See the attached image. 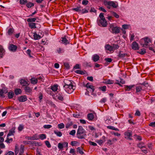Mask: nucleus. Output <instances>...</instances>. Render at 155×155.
Segmentation results:
<instances>
[{
    "instance_id": "41",
    "label": "nucleus",
    "mask_w": 155,
    "mask_h": 155,
    "mask_svg": "<svg viewBox=\"0 0 155 155\" xmlns=\"http://www.w3.org/2000/svg\"><path fill=\"white\" fill-rule=\"evenodd\" d=\"M27 2V0H20V3L21 5H26Z\"/></svg>"
},
{
    "instance_id": "27",
    "label": "nucleus",
    "mask_w": 155,
    "mask_h": 155,
    "mask_svg": "<svg viewBox=\"0 0 155 155\" xmlns=\"http://www.w3.org/2000/svg\"><path fill=\"white\" fill-rule=\"evenodd\" d=\"M14 95V93L12 91H9L8 93V97L9 99L12 98Z\"/></svg>"
},
{
    "instance_id": "21",
    "label": "nucleus",
    "mask_w": 155,
    "mask_h": 155,
    "mask_svg": "<svg viewBox=\"0 0 155 155\" xmlns=\"http://www.w3.org/2000/svg\"><path fill=\"white\" fill-rule=\"evenodd\" d=\"M33 36L34 39L35 40L39 39L41 38V37L39 35L37 34L35 32L33 33Z\"/></svg>"
},
{
    "instance_id": "62",
    "label": "nucleus",
    "mask_w": 155,
    "mask_h": 155,
    "mask_svg": "<svg viewBox=\"0 0 155 155\" xmlns=\"http://www.w3.org/2000/svg\"><path fill=\"white\" fill-rule=\"evenodd\" d=\"M136 89L137 92H139L142 90V88L140 87H137Z\"/></svg>"
},
{
    "instance_id": "60",
    "label": "nucleus",
    "mask_w": 155,
    "mask_h": 155,
    "mask_svg": "<svg viewBox=\"0 0 155 155\" xmlns=\"http://www.w3.org/2000/svg\"><path fill=\"white\" fill-rule=\"evenodd\" d=\"M104 13H101L100 14L99 16V17L101 18L100 19H105L104 17Z\"/></svg>"
},
{
    "instance_id": "9",
    "label": "nucleus",
    "mask_w": 155,
    "mask_h": 155,
    "mask_svg": "<svg viewBox=\"0 0 155 155\" xmlns=\"http://www.w3.org/2000/svg\"><path fill=\"white\" fill-rule=\"evenodd\" d=\"M8 49L9 51L12 52H15L17 49V46L12 44H9Z\"/></svg>"
},
{
    "instance_id": "5",
    "label": "nucleus",
    "mask_w": 155,
    "mask_h": 155,
    "mask_svg": "<svg viewBox=\"0 0 155 155\" xmlns=\"http://www.w3.org/2000/svg\"><path fill=\"white\" fill-rule=\"evenodd\" d=\"M144 41V43L143 46L146 48L148 45H150L152 44L151 40L148 37H146L143 39Z\"/></svg>"
},
{
    "instance_id": "46",
    "label": "nucleus",
    "mask_w": 155,
    "mask_h": 155,
    "mask_svg": "<svg viewBox=\"0 0 155 155\" xmlns=\"http://www.w3.org/2000/svg\"><path fill=\"white\" fill-rule=\"evenodd\" d=\"M38 139V136L36 135H33L31 137V140H37Z\"/></svg>"
},
{
    "instance_id": "12",
    "label": "nucleus",
    "mask_w": 155,
    "mask_h": 155,
    "mask_svg": "<svg viewBox=\"0 0 155 155\" xmlns=\"http://www.w3.org/2000/svg\"><path fill=\"white\" fill-rule=\"evenodd\" d=\"M18 99L20 102H24L27 100V98L26 96L24 95L18 97Z\"/></svg>"
},
{
    "instance_id": "16",
    "label": "nucleus",
    "mask_w": 155,
    "mask_h": 155,
    "mask_svg": "<svg viewBox=\"0 0 155 155\" xmlns=\"http://www.w3.org/2000/svg\"><path fill=\"white\" fill-rule=\"evenodd\" d=\"M134 86V85H131L129 86L125 85L124 86L125 90L127 91H129L132 89V88Z\"/></svg>"
},
{
    "instance_id": "57",
    "label": "nucleus",
    "mask_w": 155,
    "mask_h": 155,
    "mask_svg": "<svg viewBox=\"0 0 155 155\" xmlns=\"http://www.w3.org/2000/svg\"><path fill=\"white\" fill-rule=\"evenodd\" d=\"M96 142L100 145H101L104 142V141H103L102 140H97L96 141Z\"/></svg>"
},
{
    "instance_id": "23",
    "label": "nucleus",
    "mask_w": 155,
    "mask_h": 155,
    "mask_svg": "<svg viewBox=\"0 0 155 155\" xmlns=\"http://www.w3.org/2000/svg\"><path fill=\"white\" fill-rule=\"evenodd\" d=\"M15 133V129L12 128L10 129L9 131L8 134L7 135V137H8L10 136L13 135H14V134Z\"/></svg>"
},
{
    "instance_id": "52",
    "label": "nucleus",
    "mask_w": 155,
    "mask_h": 155,
    "mask_svg": "<svg viewBox=\"0 0 155 155\" xmlns=\"http://www.w3.org/2000/svg\"><path fill=\"white\" fill-rule=\"evenodd\" d=\"M63 144L61 143H59L58 144V147L59 149H62L63 147Z\"/></svg>"
},
{
    "instance_id": "63",
    "label": "nucleus",
    "mask_w": 155,
    "mask_h": 155,
    "mask_svg": "<svg viewBox=\"0 0 155 155\" xmlns=\"http://www.w3.org/2000/svg\"><path fill=\"white\" fill-rule=\"evenodd\" d=\"M149 126L152 127H155V122L150 123L149 124Z\"/></svg>"
},
{
    "instance_id": "31",
    "label": "nucleus",
    "mask_w": 155,
    "mask_h": 155,
    "mask_svg": "<svg viewBox=\"0 0 155 155\" xmlns=\"http://www.w3.org/2000/svg\"><path fill=\"white\" fill-rule=\"evenodd\" d=\"M21 90L20 89L16 88L15 90V93L16 95L21 94Z\"/></svg>"
},
{
    "instance_id": "64",
    "label": "nucleus",
    "mask_w": 155,
    "mask_h": 155,
    "mask_svg": "<svg viewBox=\"0 0 155 155\" xmlns=\"http://www.w3.org/2000/svg\"><path fill=\"white\" fill-rule=\"evenodd\" d=\"M6 155H14V153L12 151H9L6 154Z\"/></svg>"
},
{
    "instance_id": "58",
    "label": "nucleus",
    "mask_w": 155,
    "mask_h": 155,
    "mask_svg": "<svg viewBox=\"0 0 155 155\" xmlns=\"http://www.w3.org/2000/svg\"><path fill=\"white\" fill-rule=\"evenodd\" d=\"M24 128V126L20 124L18 127V130L20 131H21Z\"/></svg>"
},
{
    "instance_id": "29",
    "label": "nucleus",
    "mask_w": 155,
    "mask_h": 155,
    "mask_svg": "<svg viewBox=\"0 0 155 155\" xmlns=\"http://www.w3.org/2000/svg\"><path fill=\"white\" fill-rule=\"evenodd\" d=\"M87 117L89 120H92L94 118V114L92 113H89L87 114Z\"/></svg>"
},
{
    "instance_id": "51",
    "label": "nucleus",
    "mask_w": 155,
    "mask_h": 155,
    "mask_svg": "<svg viewBox=\"0 0 155 155\" xmlns=\"http://www.w3.org/2000/svg\"><path fill=\"white\" fill-rule=\"evenodd\" d=\"M45 143L48 147L50 148L51 147V145L50 142L48 141H45Z\"/></svg>"
},
{
    "instance_id": "15",
    "label": "nucleus",
    "mask_w": 155,
    "mask_h": 155,
    "mask_svg": "<svg viewBox=\"0 0 155 155\" xmlns=\"http://www.w3.org/2000/svg\"><path fill=\"white\" fill-rule=\"evenodd\" d=\"M64 85H70L73 84V81H72L65 79L64 80Z\"/></svg>"
},
{
    "instance_id": "43",
    "label": "nucleus",
    "mask_w": 155,
    "mask_h": 155,
    "mask_svg": "<svg viewBox=\"0 0 155 155\" xmlns=\"http://www.w3.org/2000/svg\"><path fill=\"white\" fill-rule=\"evenodd\" d=\"M58 127L59 128L61 129L64 128V125L63 123H61L60 124H59L58 125Z\"/></svg>"
},
{
    "instance_id": "42",
    "label": "nucleus",
    "mask_w": 155,
    "mask_h": 155,
    "mask_svg": "<svg viewBox=\"0 0 155 155\" xmlns=\"http://www.w3.org/2000/svg\"><path fill=\"white\" fill-rule=\"evenodd\" d=\"M77 149L78 150V152L80 154H83L84 153V152L82 151L81 149V148L78 147L77 148Z\"/></svg>"
},
{
    "instance_id": "53",
    "label": "nucleus",
    "mask_w": 155,
    "mask_h": 155,
    "mask_svg": "<svg viewBox=\"0 0 155 155\" xmlns=\"http://www.w3.org/2000/svg\"><path fill=\"white\" fill-rule=\"evenodd\" d=\"M19 150L18 147L16 146H15V153L16 155H17L18 154V152H19Z\"/></svg>"
},
{
    "instance_id": "34",
    "label": "nucleus",
    "mask_w": 155,
    "mask_h": 155,
    "mask_svg": "<svg viewBox=\"0 0 155 155\" xmlns=\"http://www.w3.org/2000/svg\"><path fill=\"white\" fill-rule=\"evenodd\" d=\"M125 55L126 54H125L122 53L121 51H120L119 53L118 57L120 58H124Z\"/></svg>"
},
{
    "instance_id": "39",
    "label": "nucleus",
    "mask_w": 155,
    "mask_h": 155,
    "mask_svg": "<svg viewBox=\"0 0 155 155\" xmlns=\"http://www.w3.org/2000/svg\"><path fill=\"white\" fill-rule=\"evenodd\" d=\"M31 83L33 84H36L37 82V78H31Z\"/></svg>"
},
{
    "instance_id": "56",
    "label": "nucleus",
    "mask_w": 155,
    "mask_h": 155,
    "mask_svg": "<svg viewBox=\"0 0 155 155\" xmlns=\"http://www.w3.org/2000/svg\"><path fill=\"white\" fill-rule=\"evenodd\" d=\"M89 143L90 145H92L93 146H97V143L94 142L90 141H89Z\"/></svg>"
},
{
    "instance_id": "61",
    "label": "nucleus",
    "mask_w": 155,
    "mask_h": 155,
    "mask_svg": "<svg viewBox=\"0 0 155 155\" xmlns=\"http://www.w3.org/2000/svg\"><path fill=\"white\" fill-rule=\"evenodd\" d=\"M57 51L58 53H60L63 52L64 51L63 49L59 48L57 49Z\"/></svg>"
},
{
    "instance_id": "47",
    "label": "nucleus",
    "mask_w": 155,
    "mask_h": 155,
    "mask_svg": "<svg viewBox=\"0 0 155 155\" xmlns=\"http://www.w3.org/2000/svg\"><path fill=\"white\" fill-rule=\"evenodd\" d=\"M100 90L103 91L105 92L106 91V86H103L99 87Z\"/></svg>"
},
{
    "instance_id": "49",
    "label": "nucleus",
    "mask_w": 155,
    "mask_h": 155,
    "mask_svg": "<svg viewBox=\"0 0 155 155\" xmlns=\"http://www.w3.org/2000/svg\"><path fill=\"white\" fill-rule=\"evenodd\" d=\"M146 53V50L144 48L141 49L139 53L141 54H143Z\"/></svg>"
},
{
    "instance_id": "55",
    "label": "nucleus",
    "mask_w": 155,
    "mask_h": 155,
    "mask_svg": "<svg viewBox=\"0 0 155 155\" xmlns=\"http://www.w3.org/2000/svg\"><path fill=\"white\" fill-rule=\"evenodd\" d=\"M43 127L45 128L48 129L51 127L52 126L51 125L48 124L44 125Z\"/></svg>"
},
{
    "instance_id": "45",
    "label": "nucleus",
    "mask_w": 155,
    "mask_h": 155,
    "mask_svg": "<svg viewBox=\"0 0 155 155\" xmlns=\"http://www.w3.org/2000/svg\"><path fill=\"white\" fill-rule=\"evenodd\" d=\"M130 26L129 25L124 24L122 25V28L123 29H126L128 28Z\"/></svg>"
},
{
    "instance_id": "59",
    "label": "nucleus",
    "mask_w": 155,
    "mask_h": 155,
    "mask_svg": "<svg viewBox=\"0 0 155 155\" xmlns=\"http://www.w3.org/2000/svg\"><path fill=\"white\" fill-rule=\"evenodd\" d=\"M72 125V123H68L66 124L65 127L66 128L68 129L71 127Z\"/></svg>"
},
{
    "instance_id": "33",
    "label": "nucleus",
    "mask_w": 155,
    "mask_h": 155,
    "mask_svg": "<svg viewBox=\"0 0 155 155\" xmlns=\"http://www.w3.org/2000/svg\"><path fill=\"white\" fill-rule=\"evenodd\" d=\"M26 6L29 8H30L31 7H33L34 5V4L31 2H28L27 4H26Z\"/></svg>"
},
{
    "instance_id": "3",
    "label": "nucleus",
    "mask_w": 155,
    "mask_h": 155,
    "mask_svg": "<svg viewBox=\"0 0 155 155\" xmlns=\"http://www.w3.org/2000/svg\"><path fill=\"white\" fill-rule=\"evenodd\" d=\"M109 30L113 33L117 34L120 33V28L116 26L113 24H111L110 25Z\"/></svg>"
},
{
    "instance_id": "22",
    "label": "nucleus",
    "mask_w": 155,
    "mask_h": 155,
    "mask_svg": "<svg viewBox=\"0 0 155 155\" xmlns=\"http://www.w3.org/2000/svg\"><path fill=\"white\" fill-rule=\"evenodd\" d=\"M24 89L25 92L28 94H30L32 92V90L28 86L25 87Z\"/></svg>"
},
{
    "instance_id": "37",
    "label": "nucleus",
    "mask_w": 155,
    "mask_h": 155,
    "mask_svg": "<svg viewBox=\"0 0 155 155\" xmlns=\"http://www.w3.org/2000/svg\"><path fill=\"white\" fill-rule=\"evenodd\" d=\"M137 146L138 147L141 149L145 148V147L144 145V144L142 142L138 144Z\"/></svg>"
},
{
    "instance_id": "25",
    "label": "nucleus",
    "mask_w": 155,
    "mask_h": 155,
    "mask_svg": "<svg viewBox=\"0 0 155 155\" xmlns=\"http://www.w3.org/2000/svg\"><path fill=\"white\" fill-rule=\"evenodd\" d=\"M117 82L116 83L118 84H124L125 81L123 79L121 78H119V79L117 80Z\"/></svg>"
},
{
    "instance_id": "30",
    "label": "nucleus",
    "mask_w": 155,
    "mask_h": 155,
    "mask_svg": "<svg viewBox=\"0 0 155 155\" xmlns=\"http://www.w3.org/2000/svg\"><path fill=\"white\" fill-rule=\"evenodd\" d=\"M58 86L57 85H55L52 86L51 87V90L53 91V92H55L57 91L58 89Z\"/></svg>"
},
{
    "instance_id": "20",
    "label": "nucleus",
    "mask_w": 155,
    "mask_h": 155,
    "mask_svg": "<svg viewBox=\"0 0 155 155\" xmlns=\"http://www.w3.org/2000/svg\"><path fill=\"white\" fill-rule=\"evenodd\" d=\"M23 143L25 144H36V142L32 141H24Z\"/></svg>"
},
{
    "instance_id": "11",
    "label": "nucleus",
    "mask_w": 155,
    "mask_h": 155,
    "mask_svg": "<svg viewBox=\"0 0 155 155\" xmlns=\"http://www.w3.org/2000/svg\"><path fill=\"white\" fill-rule=\"evenodd\" d=\"M105 50L108 51L110 53L113 52L112 45L109 44L106 45L105 46Z\"/></svg>"
},
{
    "instance_id": "48",
    "label": "nucleus",
    "mask_w": 155,
    "mask_h": 155,
    "mask_svg": "<svg viewBox=\"0 0 155 155\" xmlns=\"http://www.w3.org/2000/svg\"><path fill=\"white\" fill-rule=\"evenodd\" d=\"M75 130H73L70 132L69 133V134L73 136H74L75 135Z\"/></svg>"
},
{
    "instance_id": "14",
    "label": "nucleus",
    "mask_w": 155,
    "mask_h": 155,
    "mask_svg": "<svg viewBox=\"0 0 155 155\" xmlns=\"http://www.w3.org/2000/svg\"><path fill=\"white\" fill-rule=\"evenodd\" d=\"M132 48L134 50H138L139 48L138 44L135 41L132 43Z\"/></svg>"
},
{
    "instance_id": "50",
    "label": "nucleus",
    "mask_w": 155,
    "mask_h": 155,
    "mask_svg": "<svg viewBox=\"0 0 155 155\" xmlns=\"http://www.w3.org/2000/svg\"><path fill=\"white\" fill-rule=\"evenodd\" d=\"M73 10L76 12H78L81 13V9L80 7H77V8H74Z\"/></svg>"
},
{
    "instance_id": "54",
    "label": "nucleus",
    "mask_w": 155,
    "mask_h": 155,
    "mask_svg": "<svg viewBox=\"0 0 155 155\" xmlns=\"http://www.w3.org/2000/svg\"><path fill=\"white\" fill-rule=\"evenodd\" d=\"M64 65L65 67L67 69H69L70 68V65L68 63L65 62L64 63Z\"/></svg>"
},
{
    "instance_id": "17",
    "label": "nucleus",
    "mask_w": 155,
    "mask_h": 155,
    "mask_svg": "<svg viewBox=\"0 0 155 155\" xmlns=\"http://www.w3.org/2000/svg\"><path fill=\"white\" fill-rule=\"evenodd\" d=\"M5 51L3 47L0 45V58H2L5 53Z\"/></svg>"
},
{
    "instance_id": "28",
    "label": "nucleus",
    "mask_w": 155,
    "mask_h": 155,
    "mask_svg": "<svg viewBox=\"0 0 155 155\" xmlns=\"http://www.w3.org/2000/svg\"><path fill=\"white\" fill-rule=\"evenodd\" d=\"M14 31V29L13 28H9L7 34L9 35H12Z\"/></svg>"
},
{
    "instance_id": "19",
    "label": "nucleus",
    "mask_w": 155,
    "mask_h": 155,
    "mask_svg": "<svg viewBox=\"0 0 155 155\" xmlns=\"http://www.w3.org/2000/svg\"><path fill=\"white\" fill-rule=\"evenodd\" d=\"M24 146L22 145H21L20 147L19 150V155H23L24 152Z\"/></svg>"
},
{
    "instance_id": "44",
    "label": "nucleus",
    "mask_w": 155,
    "mask_h": 155,
    "mask_svg": "<svg viewBox=\"0 0 155 155\" xmlns=\"http://www.w3.org/2000/svg\"><path fill=\"white\" fill-rule=\"evenodd\" d=\"M40 138L41 140H43L46 138V135L44 134H42L40 135Z\"/></svg>"
},
{
    "instance_id": "35",
    "label": "nucleus",
    "mask_w": 155,
    "mask_h": 155,
    "mask_svg": "<svg viewBox=\"0 0 155 155\" xmlns=\"http://www.w3.org/2000/svg\"><path fill=\"white\" fill-rule=\"evenodd\" d=\"M51 90V88H48L46 89V91L48 94L50 95H52L53 93H52Z\"/></svg>"
},
{
    "instance_id": "24",
    "label": "nucleus",
    "mask_w": 155,
    "mask_h": 155,
    "mask_svg": "<svg viewBox=\"0 0 155 155\" xmlns=\"http://www.w3.org/2000/svg\"><path fill=\"white\" fill-rule=\"evenodd\" d=\"M104 83L107 84H112L114 83V81L110 79H105L103 81Z\"/></svg>"
},
{
    "instance_id": "18",
    "label": "nucleus",
    "mask_w": 155,
    "mask_h": 155,
    "mask_svg": "<svg viewBox=\"0 0 155 155\" xmlns=\"http://www.w3.org/2000/svg\"><path fill=\"white\" fill-rule=\"evenodd\" d=\"M99 56L97 54H94L92 57V60L94 62L97 61L99 59Z\"/></svg>"
},
{
    "instance_id": "36",
    "label": "nucleus",
    "mask_w": 155,
    "mask_h": 155,
    "mask_svg": "<svg viewBox=\"0 0 155 155\" xmlns=\"http://www.w3.org/2000/svg\"><path fill=\"white\" fill-rule=\"evenodd\" d=\"M57 98L60 101H62L63 100V97L61 94H58L57 95Z\"/></svg>"
},
{
    "instance_id": "32",
    "label": "nucleus",
    "mask_w": 155,
    "mask_h": 155,
    "mask_svg": "<svg viewBox=\"0 0 155 155\" xmlns=\"http://www.w3.org/2000/svg\"><path fill=\"white\" fill-rule=\"evenodd\" d=\"M29 27L31 28H36V23H30L28 24Z\"/></svg>"
},
{
    "instance_id": "38",
    "label": "nucleus",
    "mask_w": 155,
    "mask_h": 155,
    "mask_svg": "<svg viewBox=\"0 0 155 155\" xmlns=\"http://www.w3.org/2000/svg\"><path fill=\"white\" fill-rule=\"evenodd\" d=\"M54 133L55 134L59 137H61L62 136V133L60 131H54Z\"/></svg>"
},
{
    "instance_id": "6",
    "label": "nucleus",
    "mask_w": 155,
    "mask_h": 155,
    "mask_svg": "<svg viewBox=\"0 0 155 155\" xmlns=\"http://www.w3.org/2000/svg\"><path fill=\"white\" fill-rule=\"evenodd\" d=\"M132 133L131 131L128 130L124 133L125 138L127 139L131 140H132Z\"/></svg>"
},
{
    "instance_id": "40",
    "label": "nucleus",
    "mask_w": 155,
    "mask_h": 155,
    "mask_svg": "<svg viewBox=\"0 0 155 155\" xmlns=\"http://www.w3.org/2000/svg\"><path fill=\"white\" fill-rule=\"evenodd\" d=\"M36 20V18H28L27 19V21L28 22H35Z\"/></svg>"
},
{
    "instance_id": "2",
    "label": "nucleus",
    "mask_w": 155,
    "mask_h": 155,
    "mask_svg": "<svg viewBox=\"0 0 155 155\" xmlns=\"http://www.w3.org/2000/svg\"><path fill=\"white\" fill-rule=\"evenodd\" d=\"M103 3L108 9H110L111 7L116 8L118 6L117 2L112 1H108L106 0H104Z\"/></svg>"
},
{
    "instance_id": "7",
    "label": "nucleus",
    "mask_w": 155,
    "mask_h": 155,
    "mask_svg": "<svg viewBox=\"0 0 155 155\" xmlns=\"http://www.w3.org/2000/svg\"><path fill=\"white\" fill-rule=\"evenodd\" d=\"M98 25L103 27H105L107 26V23L105 19H100L98 21Z\"/></svg>"
},
{
    "instance_id": "1",
    "label": "nucleus",
    "mask_w": 155,
    "mask_h": 155,
    "mask_svg": "<svg viewBox=\"0 0 155 155\" xmlns=\"http://www.w3.org/2000/svg\"><path fill=\"white\" fill-rule=\"evenodd\" d=\"M86 131L81 126H79L77 130V136L79 139H82L86 136Z\"/></svg>"
},
{
    "instance_id": "26",
    "label": "nucleus",
    "mask_w": 155,
    "mask_h": 155,
    "mask_svg": "<svg viewBox=\"0 0 155 155\" xmlns=\"http://www.w3.org/2000/svg\"><path fill=\"white\" fill-rule=\"evenodd\" d=\"M112 49L113 52L114 50L118 49L119 47V46L118 44H112Z\"/></svg>"
},
{
    "instance_id": "4",
    "label": "nucleus",
    "mask_w": 155,
    "mask_h": 155,
    "mask_svg": "<svg viewBox=\"0 0 155 155\" xmlns=\"http://www.w3.org/2000/svg\"><path fill=\"white\" fill-rule=\"evenodd\" d=\"M64 88L66 92L70 94L72 93L75 89V87L73 84L70 85H64Z\"/></svg>"
},
{
    "instance_id": "13",
    "label": "nucleus",
    "mask_w": 155,
    "mask_h": 155,
    "mask_svg": "<svg viewBox=\"0 0 155 155\" xmlns=\"http://www.w3.org/2000/svg\"><path fill=\"white\" fill-rule=\"evenodd\" d=\"M61 40L60 41L61 43L65 45L69 43V41L67 39L66 37L65 36L64 37L61 38Z\"/></svg>"
},
{
    "instance_id": "10",
    "label": "nucleus",
    "mask_w": 155,
    "mask_h": 155,
    "mask_svg": "<svg viewBox=\"0 0 155 155\" xmlns=\"http://www.w3.org/2000/svg\"><path fill=\"white\" fill-rule=\"evenodd\" d=\"M20 84L22 86L25 87L28 86L29 84V83L27 80H25L23 79H22L20 80Z\"/></svg>"
},
{
    "instance_id": "8",
    "label": "nucleus",
    "mask_w": 155,
    "mask_h": 155,
    "mask_svg": "<svg viewBox=\"0 0 155 155\" xmlns=\"http://www.w3.org/2000/svg\"><path fill=\"white\" fill-rule=\"evenodd\" d=\"M86 87H87V91L93 92L94 91V87L90 83H87L86 85Z\"/></svg>"
}]
</instances>
